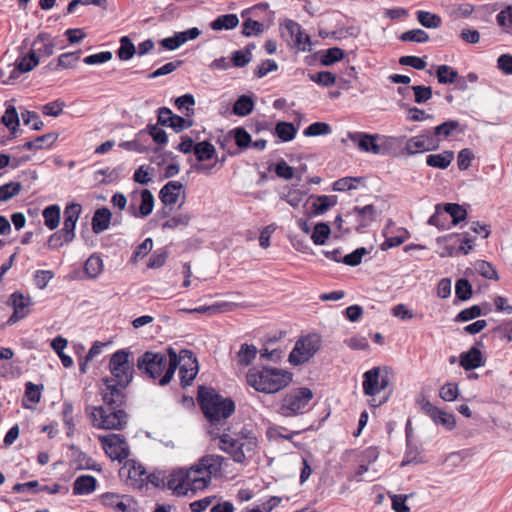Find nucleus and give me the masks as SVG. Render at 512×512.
<instances>
[{
  "label": "nucleus",
  "mask_w": 512,
  "mask_h": 512,
  "mask_svg": "<svg viewBox=\"0 0 512 512\" xmlns=\"http://www.w3.org/2000/svg\"><path fill=\"white\" fill-rule=\"evenodd\" d=\"M416 404L421 412L427 415L435 425L443 426L448 431L456 427L455 416L432 404L426 396L421 395L417 397Z\"/></svg>",
  "instance_id": "obj_12"
},
{
  "label": "nucleus",
  "mask_w": 512,
  "mask_h": 512,
  "mask_svg": "<svg viewBox=\"0 0 512 512\" xmlns=\"http://www.w3.org/2000/svg\"><path fill=\"white\" fill-rule=\"evenodd\" d=\"M454 159V152L445 150L439 154H430L426 157V164L433 168L446 169Z\"/></svg>",
  "instance_id": "obj_33"
},
{
  "label": "nucleus",
  "mask_w": 512,
  "mask_h": 512,
  "mask_svg": "<svg viewBox=\"0 0 512 512\" xmlns=\"http://www.w3.org/2000/svg\"><path fill=\"white\" fill-rule=\"evenodd\" d=\"M284 28L289 37L287 41L292 47L303 52L311 50V38L303 31L300 24L293 20H286Z\"/></svg>",
  "instance_id": "obj_16"
},
{
  "label": "nucleus",
  "mask_w": 512,
  "mask_h": 512,
  "mask_svg": "<svg viewBox=\"0 0 512 512\" xmlns=\"http://www.w3.org/2000/svg\"><path fill=\"white\" fill-rule=\"evenodd\" d=\"M103 271V260L96 253L92 254L84 263V272L88 278L95 279Z\"/></svg>",
  "instance_id": "obj_40"
},
{
  "label": "nucleus",
  "mask_w": 512,
  "mask_h": 512,
  "mask_svg": "<svg viewBox=\"0 0 512 512\" xmlns=\"http://www.w3.org/2000/svg\"><path fill=\"white\" fill-rule=\"evenodd\" d=\"M22 190L20 182L11 181L0 186V201L7 202Z\"/></svg>",
  "instance_id": "obj_56"
},
{
  "label": "nucleus",
  "mask_w": 512,
  "mask_h": 512,
  "mask_svg": "<svg viewBox=\"0 0 512 512\" xmlns=\"http://www.w3.org/2000/svg\"><path fill=\"white\" fill-rule=\"evenodd\" d=\"M482 306L487 308V311L483 312L481 306L473 305L469 308H465V309L461 310L455 317V321L467 322V321L473 320L481 315H486L490 311V309L488 308V304L485 302L482 304Z\"/></svg>",
  "instance_id": "obj_42"
},
{
  "label": "nucleus",
  "mask_w": 512,
  "mask_h": 512,
  "mask_svg": "<svg viewBox=\"0 0 512 512\" xmlns=\"http://www.w3.org/2000/svg\"><path fill=\"white\" fill-rule=\"evenodd\" d=\"M157 124L180 133L190 128L193 125V120L174 114L170 108L163 106L157 109Z\"/></svg>",
  "instance_id": "obj_15"
},
{
  "label": "nucleus",
  "mask_w": 512,
  "mask_h": 512,
  "mask_svg": "<svg viewBox=\"0 0 512 512\" xmlns=\"http://www.w3.org/2000/svg\"><path fill=\"white\" fill-rule=\"evenodd\" d=\"M153 208H154V196H153L152 192L148 189H143L141 191V204L139 207V211L137 212L135 210L134 205L129 206V211L135 217L144 218L152 213Z\"/></svg>",
  "instance_id": "obj_32"
},
{
  "label": "nucleus",
  "mask_w": 512,
  "mask_h": 512,
  "mask_svg": "<svg viewBox=\"0 0 512 512\" xmlns=\"http://www.w3.org/2000/svg\"><path fill=\"white\" fill-rule=\"evenodd\" d=\"M269 23L265 22V19L253 20L252 18H246L242 23V34L246 37L258 36L262 34L268 27Z\"/></svg>",
  "instance_id": "obj_34"
},
{
  "label": "nucleus",
  "mask_w": 512,
  "mask_h": 512,
  "mask_svg": "<svg viewBox=\"0 0 512 512\" xmlns=\"http://www.w3.org/2000/svg\"><path fill=\"white\" fill-rule=\"evenodd\" d=\"M496 20L506 33L512 35V5L501 10L497 14Z\"/></svg>",
  "instance_id": "obj_60"
},
{
  "label": "nucleus",
  "mask_w": 512,
  "mask_h": 512,
  "mask_svg": "<svg viewBox=\"0 0 512 512\" xmlns=\"http://www.w3.org/2000/svg\"><path fill=\"white\" fill-rule=\"evenodd\" d=\"M97 479L92 475H80L73 483L74 495H88L97 488Z\"/></svg>",
  "instance_id": "obj_30"
},
{
  "label": "nucleus",
  "mask_w": 512,
  "mask_h": 512,
  "mask_svg": "<svg viewBox=\"0 0 512 512\" xmlns=\"http://www.w3.org/2000/svg\"><path fill=\"white\" fill-rule=\"evenodd\" d=\"M120 47L116 51V55L122 61H128L136 54V47L128 36L120 38Z\"/></svg>",
  "instance_id": "obj_47"
},
{
  "label": "nucleus",
  "mask_w": 512,
  "mask_h": 512,
  "mask_svg": "<svg viewBox=\"0 0 512 512\" xmlns=\"http://www.w3.org/2000/svg\"><path fill=\"white\" fill-rule=\"evenodd\" d=\"M254 48V44H248L244 49L234 51L231 56L233 66L244 67L247 65L252 59L251 51Z\"/></svg>",
  "instance_id": "obj_49"
},
{
  "label": "nucleus",
  "mask_w": 512,
  "mask_h": 512,
  "mask_svg": "<svg viewBox=\"0 0 512 512\" xmlns=\"http://www.w3.org/2000/svg\"><path fill=\"white\" fill-rule=\"evenodd\" d=\"M445 215L452 218V225H457L467 217V211L457 203L442 204Z\"/></svg>",
  "instance_id": "obj_43"
},
{
  "label": "nucleus",
  "mask_w": 512,
  "mask_h": 512,
  "mask_svg": "<svg viewBox=\"0 0 512 512\" xmlns=\"http://www.w3.org/2000/svg\"><path fill=\"white\" fill-rule=\"evenodd\" d=\"M100 441L105 453L112 460L119 462L128 458L130 449L126 438L121 434H110L107 436H99Z\"/></svg>",
  "instance_id": "obj_13"
},
{
  "label": "nucleus",
  "mask_w": 512,
  "mask_h": 512,
  "mask_svg": "<svg viewBox=\"0 0 512 512\" xmlns=\"http://www.w3.org/2000/svg\"><path fill=\"white\" fill-rule=\"evenodd\" d=\"M293 374L277 367L254 366L246 373L247 384L266 394L277 393L292 382Z\"/></svg>",
  "instance_id": "obj_3"
},
{
  "label": "nucleus",
  "mask_w": 512,
  "mask_h": 512,
  "mask_svg": "<svg viewBox=\"0 0 512 512\" xmlns=\"http://www.w3.org/2000/svg\"><path fill=\"white\" fill-rule=\"evenodd\" d=\"M255 106V101L251 95L243 94L235 101L232 113L236 116L244 117L249 115Z\"/></svg>",
  "instance_id": "obj_35"
},
{
  "label": "nucleus",
  "mask_w": 512,
  "mask_h": 512,
  "mask_svg": "<svg viewBox=\"0 0 512 512\" xmlns=\"http://www.w3.org/2000/svg\"><path fill=\"white\" fill-rule=\"evenodd\" d=\"M458 75L457 70L446 64L439 65L436 70L438 82L444 85L453 84Z\"/></svg>",
  "instance_id": "obj_50"
},
{
  "label": "nucleus",
  "mask_w": 512,
  "mask_h": 512,
  "mask_svg": "<svg viewBox=\"0 0 512 512\" xmlns=\"http://www.w3.org/2000/svg\"><path fill=\"white\" fill-rule=\"evenodd\" d=\"M352 212L359 217L358 226L356 228L358 232L370 226L376 218V208L373 204H368L363 207L355 206Z\"/></svg>",
  "instance_id": "obj_31"
},
{
  "label": "nucleus",
  "mask_w": 512,
  "mask_h": 512,
  "mask_svg": "<svg viewBox=\"0 0 512 512\" xmlns=\"http://www.w3.org/2000/svg\"><path fill=\"white\" fill-rule=\"evenodd\" d=\"M100 396L103 405H87L85 412L92 425L104 430H123L127 426L129 415L125 411L127 402L126 388H122L115 378H102Z\"/></svg>",
  "instance_id": "obj_1"
},
{
  "label": "nucleus",
  "mask_w": 512,
  "mask_h": 512,
  "mask_svg": "<svg viewBox=\"0 0 512 512\" xmlns=\"http://www.w3.org/2000/svg\"><path fill=\"white\" fill-rule=\"evenodd\" d=\"M297 128L293 123L280 121L275 126V135L283 142H289L296 136Z\"/></svg>",
  "instance_id": "obj_45"
},
{
  "label": "nucleus",
  "mask_w": 512,
  "mask_h": 512,
  "mask_svg": "<svg viewBox=\"0 0 512 512\" xmlns=\"http://www.w3.org/2000/svg\"><path fill=\"white\" fill-rule=\"evenodd\" d=\"M329 133H331V127L325 122H314L303 131V134L306 137L328 135Z\"/></svg>",
  "instance_id": "obj_64"
},
{
  "label": "nucleus",
  "mask_w": 512,
  "mask_h": 512,
  "mask_svg": "<svg viewBox=\"0 0 512 512\" xmlns=\"http://www.w3.org/2000/svg\"><path fill=\"white\" fill-rule=\"evenodd\" d=\"M167 352L169 365L166 372L160 377L159 385L165 386L170 383L177 368H179L180 385L182 388L192 385L199 368L194 353L188 349H182L177 353L172 347H169Z\"/></svg>",
  "instance_id": "obj_4"
},
{
  "label": "nucleus",
  "mask_w": 512,
  "mask_h": 512,
  "mask_svg": "<svg viewBox=\"0 0 512 512\" xmlns=\"http://www.w3.org/2000/svg\"><path fill=\"white\" fill-rule=\"evenodd\" d=\"M337 204L336 196L320 195L317 196L316 201L312 206L313 215H322L328 211L331 207Z\"/></svg>",
  "instance_id": "obj_44"
},
{
  "label": "nucleus",
  "mask_w": 512,
  "mask_h": 512,
  "mask_svg": "<svg viewBox=\"0 0 512 512\" xmlns=\"http://www.w3.org/2000/svg\"><path fill=\"white\" fill-rule=\"evenodd\" d=\"M112 213L107 207H101L95 210L92 217V230L95 234H100L110 226Z\"/></svg>",
  "instance_id": "obj_29"
},
{
  "label": "nucleus",
  "mask_w": 512,
  "mask_h": 512,
  "mask_svg": "<svg viewBox=\"0 0 512 512\" xmlns=\"http://www.w3.org/2000/svg\"><path fill=\"white\" fill-rule=\"evenodd\" d=\"M229 135L234 138L240 150L248 148L252 143L250 134L243 127H237L231 130Z\"/></svg>",
  "instance_id": "obj_55"
},
{
  "label": "nucleus",
  "mask_w": 512,
  "mask_h": 512,
  "mask_svg": "<svg viewBox=\"0 0 512 512\" xmlns=\"http://www.w3.org/2000/svg\"><path fill=\"white\" fill-rule=\"evenodd\" d=\"M331 233L330 227L327 223L321 222L314 227L311 239L315 245H323Z\"/></svg>",
  "instance_id": "obj_57"
},
{
  "label": "nucleus",
  "mask_w": 512,
  "mask_h": 512,
  "mask_svg": "<svg viewBox=\"0 0 512 512\" xmlns=\"http://www.w3.org/2000/svg\"><path fill=\"white\" fill-rule=\"evenodd\" d=\"M416 18L422 26L428 29L439 28L442 24V18L429 11L418 10L416 12Z\"/></svg>",
  "instance_id": "obj_41"
},
{
  "label": "nucleus",
  "mask_w": 512,
  "mask_h": 512,
  "mask_svg": "<svg viewBox=\"0 0 512 512\" xmlns=\"http://www.w3.org/2000/svg\"><path fill=\"white\" fill-rule=\"evenodd\" d=\"M39 56L34 49H31L27 54L20 57L16 62L19 64V70L25 73L32 71L39 64Z\"/></svg>",
  "instance_id": "obj_53"
},
{
  "label": "nucleus",
  "mask_w": 512,
  "mask_h": 512,
  "mask_svg": "<svg viewBox=\"0 0 512 512\" xmlns=\"http://www.w3.org/2000/svg\"><path fill=\"white\" fill-rule=\"evenodd\" d=\"M44 224L49 230H54L59 226L61 218V208L58 204L47 206L43 212Z\"/></svg>",
  "instance_id": "obj_36"
},
{
  "label": "nucleus",
  "mask_w": 512,
  "mask_h": 512,
  "mask_svg": "<svg viewBox=\"0 0 512 512\" xmlns=\"http://www.w3.org/2000/svg\"><path fill=\"white\" fill-rule=\"evenodd\" d=\"M120 476H127L131 485L141 489L144 486L146 476L145 468L134 460H127L119 471Z\"/></svg>",
  "instance_id": "obj_23"
},
{
  "label": "nucleus",
  "mask_w": 512,
  "mask_h": 512,
  "mask_svg": "<svg viewBox=\"0 0 512 512\" xmlns=\"http://www.w3.org/2000/svg\"><path fill=\"white\" fill-rule=\"evenodd\" d=\"M399 39L403 42L426 43L429 35L422 29H412L402 33Z\"/></svg>",
  "instance_id": "obj_59"
},
{
  "label": "nucleus",
  "mask_w": 512,
  "mask_h": 512,
  "mask_svg": "<svg viewBox=\"0 0 512 512\" xmlns=\"http://www.w3.org/2000/svg\"><path fill=\"white\" fill-rule=\"evenodd\" d=\"M456 297L461 301L469 300L472 296V285L465 278H460L455 284Z\"/></svg>",
  "instance_id": "obj_63"
},
{
  "label": "nucleus",
  "mask_w": 512,
  "mask_h": 512,
  "mask_svg": "<svg viewBox=\"0 0 512 512\" xmlns=\"http://www.w3.org/2000/svg\"><path fill=\"white\" fill-rule=\"evenodd\" d=\"M258 353L257 348L254 345L244 343L241 345L240 350L235 356L237 365L246 367L252 363Z\"/></svg>",
  "instance_id": "obj_37"
},
{
  "label": "nucleus",
  "mask_w": 512,
  "mask_h": 512,
  "mask_svg": "<svg viewBox=\"0 0 512 512\" xmlns=\"http://www.w3.org/2000/svg\"><path fill=\"white\" fill-rule=\"evenodd\" d=\"M194 155L198 162H203L214 158L216 150L209 141L205 140L196 144Z\"/></svg>",
  "instance_id": "obj_46"
},
{
  "label": "nucleus",
  "mask_w": 512,
  "mask_h": 512,
  "mask_svg": "<svg viewBox=\"0 0 512 512\" xmlns=\"http://www.w3.org/2000/svg\"><path fill=\"white\" fill-rule=\"evenodd\" d=\"M379 143V155H389L393 157L405 156V137L382 136Z\"/></svg>",
  "instance_id": "obj_20"
},
{
  "label": "nucleus",
  "mask_w": 512,
  "mask_h": 512,
  "mask_svg": "<svg viewBox=\"0 0 512 512\" xmlns=\"http://www.w3.org/2000/svg\"><path fill=\"white\" fill-rule=\"evenodd\" d=\"M321 347V337L316 333L300 337L289 354V362L299 366L309 361Z\"/></svg>",
  "instance_id": "obj_9"
},
{
  "label": "nucleus",
  "mask_w": 512,
  "mask_h": 512,
  "mask_svg": "<svg viewBox=\"0 0 512 512\" xmlns=\"http://www.w3.org/2000/svg\"><path fill=\"white\" fill-rule=\"evenodd\" d=\"M7 303L13 307V313L7 321V324L12 325L28 315L31 299L20 291H15L10 295Z\"/></svg>",
  "instance_id": "obj_17"
},
{
  "label": "nucleus",
  "mask_w": 512,
  "mask_h": 512,
  "mask_svg": "<svg viewBox=\"0 0 512 512\" xmlns=\"http://www.w3.org/2000/svg\"><path fill=\"white\" fill-rule=\"evenodd\" d=\"M59 134L50 132L36 137L33 141H27L23 145L16 147L18 150H41L50 148L58 139Z\"/></svg>",
  "instance_id": "obj_28"
},
{
  "label": "nucleus",
  "mask_w": 512,
  "mask_h": 512,
  "mask_svg": "<svg viewBox=\"0 0 512 512\" xmlns=\"http://www.w3.org/2000/svg\"><path fill=\"white\" fill-rule=\"evenodd\" d=\"M224 458L219 455H205L198 463L192 465L185 472V488L191 495H194L198 490H202L208 486L211 476H217L221 472V467Z\"/></svg>",
  "instance_id": "obj_5"
},
{
  "label": "nucleus",
  "mask_w": 512,
  "mask_h": 512,
  "mask_svg": "<svg viewBox=\"0 0 512 512\" xmlns=\"http://www.w3.org/2000/svg\"><path fill=\"white\" fill-rule=\"evenodd\" d=\"M184 186L179 181H168L159 192V199L165 206H173L179 199V191Z\"/></svg>",
  "instance_id": "obj_25"
},
{
  "label": "nucleus",
  "mask_w": 512,
  "mask_h": 512,
  "mask_svg": "<svg viewBox=\"0 0 512 512\" xmlns=\"http://www.w3.org/2000/svg\"><path fill=\"white\" fill-rule=\"evenodd\" d=\"M146 136V130H140L135 138L131 141H122L119 143V147L127 151H135L138 153H145L149 151V147L140 142L141 137Z\"/></svg>",
  "instance_id": "obj_48"
},
{
  "label": "nucleus",
  "mask_w": 512,
  "mask_h": 512,
  "mask_svg": "<svg viewBox=\"0 0 512 512\" xmlns=\"http://www.w3.org/2000/svg\"><path fill=\"white\" fill-rule=\"evenodd\" d=\"M460 234L452 233L444 236L443 238H438L437 242H443L442 251L440 252V257H453L457 255H467L471 250L472 246H464L459 245Z\"/></svg>",
  "instance_id": "obj_19"
},
{
  "label": "nucleus",
  "mask_w": 512,
  "mask_h": 512,
  "mask_svg": "<svg viewBox=\"0 0 512 512\" xmlns=\"http://www.w3.org/2000/svg\"><path fill=\"white\" fill-rule=\"evenodd\" d=\"M427 223L431 226L437 227L439 230L449 228L448 217L445 215L442 204L435 206V212L429 217Z\"/></svg>",
  "instance_id": "obj_51"
},
{
  "label": "nucleus",
  "mask_w": 512,
  "mask_h": 512,
  "mask_svg": "<svg viewBox=\"0 0 512 512\" xmlns=\"http://www.w3.org/2000/svg\"><path fill=\"white\" fill-rule=\"evenodd\" d=\"M185 472L184 469L174 470L168 476L167 482H165V488L170 489L177 496L188 495V489L185 488Z\"/></svg>",
  "instance_id": "obj_26"
},
{
  "label": "nucleus",
  "mask_w": 512,
  "mask_h": 512,
  "mask_svg": "<svg viewBox=\"0 0 512 512\" xmlns=\"http://www.w3.org/2000/svg\"><path fill=\"white\" fill-rule=\"evenodd\" d=\"M196 400L209 423L208 433L211 439L218 440V448L224 451V433L218 427L224 419V397L212 387L199 385Z\"/></svg>",
  "instance_id": "obj_2"
},
{
  "label": "nucleus",
  "mask_w": 512,
  "mask_h": 512,
  "mask_svg": "<svg viewBox=\"0 0 512 512\" xmlns=\"http://www.w3.org/2000/svg\"><path fill=\"white\" fill-rule=\"evenodd\" d=\"M392 372L388 367H373L363 374V392L375 396L385 391L391 383Z\"/></svg>",
  "instance_id": "obj_11"
},
{
  "label": "nucleus",
  "mask_w": 512,
  "mask_h": 512,
  "mask_svg": "<svg viewBox=\"0 0 512 512\" xmlns=\"http://www.w3.org/2000/svg\"><path fill=\"white\" fill-rule=\"evenodd\" d=\"M236 437L233 438L226 434V453L231 456L234 462L244 463L246 454L252 452L256 445V438L253 436L251 430L243 426L240 432L233 433Z\"/></svg>",
  "instance_id": "obj_7"
},
{
  "label": "nucleus",
  "mask_w": 512,
  "mask_h": 512,
  "mask_svg": "<svg viewBox=\"0 0 512 512\" xmlns=\"http://www.w3.org/2000/svg\"><path fill=\"white\" fill-rule=\"evenodd\" d=\"M43 389V385H37L32 382H27L25 384V392L22 400V406L26 409H31L32 406L27 404V401H30L34 404L38 403L41 399V391Z\"/></svg>",
  "instance_id": "obj_38"
},
{
  "label": "nucleus",
  "mask_w": 512,
  "mask_h": 512,
  "mask_svg": "<svg viewBox=\"0 0 512 512\" xmlns=\"http://www.w3.org/2000/svg\"><path fill=\"white\" fill-rule=\"evenodd\" d=\"M174 104L178 110H185L186 116L191 117L194 115L195 110L193 107L195 105V98L192 94L186 93L177 97L174 101Z\"/></svg>",
  "instance_id": "obj_54"
},
{
  "label": "nucleus",
  "mask_w": 512,
  "mask_h": 512,
  "mask_svg": "<svg viewBox=\"0 0 512 512\" xmlns=\"http://www.w3.org/2000/svg\"><path fill=\"white\" fill-rule=\"evenodd\" d=\"M71 451V463L75 465L76 470H93L100 472L102 467L100 464L96 463L91 457H89L86 453L81 451V449L75 444H71L68 446Z\"/></svg>",
  "instance_id": "obj_22"
},
{
  "label": "nucleus",
  "mask_w": 512,
  "mask_h": 512,
  "mask_svg": "<svg viewBox=\"0 0 512 512\" xmlns=\"http://www.w3.org/2000/svg\"><path fill=\"white\" fill-rule=\"evenodd\" d=\"M81 211L82 206L78 203H71L65 207L62 227L64 231V242L70 243L74 240L75 227Z\"/></svg>",
  "instance_id": "obj_18"
},
{
  "label": "nucleus",
  "mask_w": 512,
  "mask_h": 512,
  "mask_svg": "<svg viewBox=\"0 0 512 512\" xmlns=\"http://www.w3.org/2000/svg\"><path fill=\"white\" fill-rule=\"evenodd\" d=\"M126 498L112 492H106L101 496V502L104 506L113 509L115 512H124L127 502V500L125 501Z\"/></svg>",
  "instance_id": "obj_39"
},
{
  "label": "nucleus",
  "mask_w": 512,
  "mask_h": 512,
  "mask_svg": "<svg viewBox=\"0 0 512 512\" xmlns=\"http://www.w3.org/2000/svg\"><path fill=\"white\" fill-rule=\"evenodd\" d=\"M484 364L485 359L482 352L476 346H472L467 352H463L460 355V365L466 371L476 369Z\"/></svg>",
  "instance_id": "obj_27"
},
{
  "label": "nucleus",
  "mask_w": 512,
  "mask_h": 512,
  "mask_svg": "<svg viewBox=\"0 0 512 512\" xmlns=\"http://www.w3.org/2000/svg\"><path fill=\"white\" fill-rule=\"evenodd\" d=\"M131 352L119 349L111 355L109 370L115 382L122 388H127L133 380L134 362L130 360Z\"/></svg>",
  "instance_id": "obj_8"
},
{
  "label": "nucleus",
  "mask_w": 512,
  "mask_h": 512,
  "mask_svg": "<svg viewBox=\"0 0 512 512\" xmlns=\"http://www.w3.org/2000/svg\"><path fill=\"white\" fill-rule=\"evenodd\" d=\"M394 223L391 219L387 221L382 234L385 241L381 244L382 250H387L393 247L400 246L406 239L409 238V233L405 228H397L398 234L393 236Z\"/></svg>",
  "instance_id": "obj_24"
},
{
  "label": "nucleus",
  "mask_w": 512,
  "mask_h": 512,
  "mask_svg": "<svg viewBox=\"0 0 512 512\" xmlns=\"http://www.w3.org/2000/svg\"><path fill=\"white\" fill-rule=\"evenodd\" d=\"M313 398V392L308 387L294 388L282 398L279 413L284 417H294L307 411Z\"/></svg>",
  "instance_id": "obj_6"
},
{
  "label": "nucleus",
  "mask_w": 512,
  "mask_h": 512,
  "mask_svg": "<svg viewBox=\"0 0 512 512\" xmlns=\"http://www.w3.org/2000/svg\"><path fill=\"white\" fill-rule=\"evenodd\" d=\"M460 126V123L457 120L449 119L447 121H444L440 125L433 128V132L431 134L436 137H444L448 138L452 135L454 131H456Z\"/></svg>",
  "instance_id": "obj_52"
},
{
  "label": "nucleus",
  "mask_w": 512,
  "mask_h": 512,
  "mask_svg": "<svg viewBox=\"0 0 512 512\" xmlns=\"http://www.w3.org/2000/svg\"><path fill=\"white\" fill-rule=\"evenodd\" d=\"M362 180H363V178H361V177H343V178L336 180L333 183L332 188L334 191H339V192L349 191L352 189H356L357 188L356 183H360Z\"/></svg>",
  "instance_id": "obj_61"
},
{
  "label": "nucleus",
  "mask_w": 512,
  "mask_h": 512,
  "mask_svg": "<svg viewBox=\"0 0 512 512\" xmlns=\"http://www.w3.org/2000/svg\"><path fill=\"white\" fill-rule=\"evenodd\" d=\"M169 365L168 353L146 351L137 359V369L149 379H156L166 372Z\"/></svg>",
  "instance_id": "obj_10"
},
{
  "label": "nucleus",
  "mask_w": 512,
  "mask_h": 512,
  "mask_svg": "<svg viewBox=\"0 0 512 512\" xmlns=\"http://www.w3.org/2000/svg\"><path fill=\"white\" fill-rule=\"evenodd\" d=\"M344 57V51L339 47H332L325 51L321 56V64L324 66H331L334 63L342 60Z\"/></svg>",
  "instance_id": "obj_58"
},
{
  "label": "nucleus",
  "mask_w": 512,
  "mask_h": 512,
  "mask_svg": "<svg viewBox=\"0 0 512 512\" xmlns=\"http://www.w3.org/2000/svg\"><path fill=\"white\" fill-rule=\"evenodd\" d=\"M348 138L357 145L362 152H370L375 155L380 154L378 135H371L364 132H349Z\"/></svg>",
  "instance_id": "obj_21"
},
{
  "label": "nucleus",
  "mask_w": 512,
  "mask_h": 512,
  "mask_svg": "<svg viewBox=\"0 0 512 512\" xmlns=\"http://www.w3.org/2000/svg\"><path fill=\"white\" fill-rule=\"evenodd\" d=\"M438 147L439 140L434 138L430 130H427L420 135L405 139V156L436 150Z\"/></svg>",
  "instance_id": "obj_14"
},
{
  "label": "nucleus",
  "mask_w": 512,
  "mask_h": 512,
  "mask_svg": "<svg viewBox=\"0 0 512 512\" xmlns=\"http://www.w3.org/2000/svg\"><path fill=\"white\" fill-rule=\"evenodd\" d=\"M308 76L311 81L323 87H330L336 83V76L330 71H320Z\"/></svg>",
  "instance_id": "obj_62"
}]
</instances>
